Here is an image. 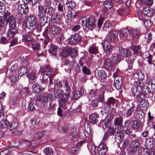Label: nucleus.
<instances>
[{
    "label": "nucleus",
    "mask_w": 155,
    "mask_h": 155,
    "mask_svg": "<svg viewBox=\"0 0 155 155\" xmlns=\"http://www.w3.org/2000/svg\"><path fill=\"white\" fill-rule=\"evenodd\" d=\"M70 88H66L65 93H60L58 95L59 101V107L58 108L57 114L59 116H61L62 109L68 110L71 108V104L67 102L70 96Z\"/></svg>",
    "instance_id": "obj_1"
},
{
    "label": "nucleus",
    "mask_w": 155,
    "mask_h": 155,
    "mask_svg": "<svg viewBox=\"0 0 155 155\" xmlns=\"http://www.w3.org/2000/svg\"><path fill=\"white\" fill-rule=\"evenodd\" d=\"M139 30L137 29L124 28L118 34L117 37H119L120 41L125 40L128 38L130 34L134 39L139 35Z\"/></svg>",
    "instance_id": "obj_2"
},
{
    "label": "nucleus",
    "mask_w": 155,
    "mask_h": 155,
    "mask_svg": "<svg viewBox=\"0 0 155 155\" xmlns=\"http://www.w3.org/2000/svg\"><path fill=\"white\" fill-rule=\"evenodd\" d=\"M40 21V25L41 26H44L47 24L46 27L45 28V31L43 34V35L45 38V40L44 41V43L45 45H46L48 43L49 38L48 35V25L49 21H48V17L46 16H42V17H38Z\"/></svg>",
    "instance_id": "obj_3"
},
{
    "label": "nucleus",
    "mask_w": 155,
    "mask_h": 155,
    "mask_svg": "<svg viewBox=\"0 0 155 155\" xmlns=\"http://www.w3.org/2000/svg\"><path fill=\"white\" fill-rule=\"evenodd\" d=\"M119 52V55L121 56L123 58H125L127 60V57L129 58L130 60H128V68L129 69H131L132 67L134 60L135 57L134 58V59H132L131 56H130L131 51L128 50H126L122 47H120L118 50Z\"/></svg>",
    "instance_id": "obj_4"
},
{
    "label": "nucleus",
    "mask_w": 155,
    "mask_h": 155,
    "mask_svg": "<svg viewBox=\"0 0 155 155\" xmlns=\"http://www.w3.org/2000/svg\"><path fill=\"white\" fill-rule=\"evenodd\" d=\"M79 22L83 27H87L91 30L94 28L95 20L92 17H90L87 19L86 17H84L80 20Z\"/></svg>",
    "instance_id": "obj_5"
},
{
    "label": "nucleus",
    "mask_w": 155,
    "mask_h": 155,
    "mask_svg": "<svg viewBox=\"0 0 155 155\" xmlns=\"http://www.w3.org/2000/svg\"><path fill=\"white\" fill-rule=\"evenodd\" d=\"M134 139H132L130 143V150L131 153L134 154L136 153L140 148L139 143L136 140L140 139V137L136 138V135L135 134L131 135Z\"/></svg>",
    "instance_id": "obj_6"
},
{
    "label": "nucleus",
    "mask_w": 155,
    "mask_h": 155,
    "mask_svg": "<svg viewBox=\"0 0 155 155\" xmlns=\"http://www.w3.org/2000/svg\"><path fill=\"white\" fill-rule=\"evenodd\" d=\"M52 95L50 93L45 94V96H40L36 98L35 102L38 106L44 105L47 103L48 98H52Z\"/></svg>",
    "instance_id": "obj_7"
},
{
    "label": "nucleus",
    "mask_w": 155,
    "mask_h": 155,
    "mask_svg": "<svg viewBox=\"0 0 155 155\" xmlns=\"http://www.w3.org/2000/svg\"><path fill=\"white\" fill-rule=\"evenodd\" d=\"M4 16L5 21L7 23H8L10 28H15L16 25V22L15 17L10 16V13H5Z\"/></svg>",
    "instance_id": "obj_8"
},
{
    "label": "nucleus",
    "mask_w": 155,
    "mask_h": 155,
    "mask_svg": "<svg viewBox=\"0 0 155 155\" xmlns=\"http://www.w3.org/2000/svg\"><path fill=\"white\" fill-rule=\"evenodd\" d=\"M26 25L27 28L31 30H32L35 29L37 25L36 18L33 16L28 17L27 19Z\"/></svg>",
    "instance_id": "obj_9"
},
{
    "label": "nucleus",
    "mask_w": 155,
    "mask_h": 155,
    "mask_svg": "<svg viewBox=\"0 0 155 155\" xmlns=\"http://www.w3.org/2000/svg\"><path fill=\"white\" fill-rule=\"evenodd\" d=\"M143 124L141 122L136 120L133 121L131 128L136 132H140L142 129Z\"/></svg>",
    "instance_id": "obj_10"
},
{
    "label": "nucleus",
    "mask_w": 155,
    "mask_h": 155,
    "mask_svg": "<svg viewBox=\"0 0 155 155\" xmlns=\"http://www.w3.org/2000/svg\"><path fill=\"white\" fill-rule=\"evenodd\" d=\"M107 150L108 147L106 143H100L98 146L97 151L100 155H104Z\"/></svg>",
    "instance_id": "obj_11"
},
{
    "label": "nucleus",
    "mask_w": 155,
    "mask_h": 155,
    "mask_svg": "<svg viewBox=\"0 0 155 155\" xmlns=\"http://www.w3.org/2000/svg\"><path fill=\"white\" fill-rule=\"evenodd\" d=\"M61 28L55 25L50 26L49 28V31L48 34L51 35H57L60 32Z\"/></svg>",
    "instance_id": "obj_12"
},
{
    "label": "nucleus",
    "mask_w": 155,
    "mask_h": 155,
    "mask_svg": "<svg viewBox=\"0 0 155 155\" xmlns=\"http://www.w3.org/2000/svg\"><path fill=\"white\" fill-rule=\"evenodd\" d=\"M113 77L114 78V85L115 87H121L122 86V78L117 75V73H114Z\"/></svg>",
    "instance_id": "obj_13"
},
{
    "label": "nucleus",
    "mask_w": 155,
    "mask_h": 155,
    "mask_svg": "<svg viewBox=\"0 0 155 155\" xmlns=\"http://www.w3.org/2000/svg\"><path fill=\"white\" fill-rule=\"evenodd\" d=\"M112 6V3L111 0H106L104 2L102 7L101 11L105 13L107 12L108 9L110 8Z\"/></svg>",
    "instance_id": "obj_14"
},
{
    "label": "nucleus",
    "mask_w": 155,
    "mask_h": 155,
    "mask_svg": "<svg viewBox=\"0 0 155 155\" xmlns=\"http://www.w3.org/2000/svg\"><path fill=\"white\" fill-rule=\"evenodd\" d=\"M63 15L58 12L54 13L51 16V19L54 23L59 24L61 22V18Z\"/></svg>",
    "instance_id": "obj_15"
},
{
    "label": "nucleus",
    "mask_w": 155,
    "mask_h": 155,
    "mask_svg": "<svg viewBox=\"0 0 155 155\" xmlns=\"http://www.w3.org/2000/svg\"><path fill=\"white\" fill-rule=\"evenodd\" d=\"M102 46L104 52L107 55H109L112 51L110 43L108 41L105 40L102 44Z\"/></svg>",
    "instance_id": "obj_16"
},
{
    "label": "nucleus",
    "mask_w": 155,
    "mask_h": 155,
    "mask_svg": "<svg viewBox=\"0 0 155 155\" xmlns=\"http://www.w3.org/2000/svg\"><path fill=\"white\" fill-rule=\"evenodd\" d=\"M18 5L17 10L21 14L26 13L28 10V5L25 4Z\"/></svg>",
    "instance_id": "obj_17"
},
{
    "label": "nucleus",
    "mask_w": 155,
    "mask_h": 155,
    "mask_svg": "<svg viewBox=\"0 0 155 155\" xmlns=\"http://www.w3.org/2000/svg\"><path fill=\"white\" fill-rule=\"evenodd\" d=\"M81 40V37L78 34H76L72 35L69 38V42L71 44H74L77 43Z\"/></svg>",
    "instance_id": "obj_18"
},
{
    "label": "nucleus",
    "mask_w": 155,
    "mask_h": 155,
    "mask_svg": "<svg viewBox=\"0 0 155 155\" xmlns=\"http://www.w3.org/2000/svg\"><path fill=\"white\" fill-rule=\"evenodd\" d=\"M41 74H44L45 75L51 76V74L52 72V69L50 66L47 65L41 68Z\"/></svg>",
    "instance_id": "obj_19"
},
{
    "label": "nucleus",
    "mask_w": 155,
    "mask_h": 155,
    "mask_svg": "<svg viewBox=\"0 0 155 155\" xmlns=\"http://www.w3.org/2000/svg\"><path fill=\"white\" fill-rule=\"evenodd\" d=\"M81 90H82V89H74V91L72 92V96L71 98L72 100H75L80 97L81 94V92L80 91Z\"/></svg>",
    "instance_id": "obj_20"
},
{
    "label": "nucleus",
    "mask_w": 155,
    "mask_h": 155,
    "mask_svg": "<svg viewBox=\"0 0 155 155\" xmlns=\"http://www.w3.org/2000/svg\"><path fill=\"white\" fill-rule=\"evenodd\" d=\"M124 133L117 132L115 137V140L117 143H121L124 139Z\"/></svg>",
    "instance_id": "obj_21"
},
{
    "label": "nucleus",
    "mask_w": 155,
    "mask_h": 155,
    "mask_svg": "<svg viewBox=\"0 0 155 155\" xmlns=\"http://www.w3.org/2000/svg\"><path fill=\"white\" fill-rule=\"evenodd\" d=\"M149 88H132L131 90V92L133 96H135L136 94H138L140 93L141 91V89L144 90L145 92L146 90H148Z\"/></svg>",
    "instance_id": "obj_22"
},
{
    "label": "nucleus",
    "mask_w": 155,
    "mask_h": 155,
    "mask_svg": "<svg viewBox=\"0 0 155 155\" xmlns=\"http://www.w3.org/2000/svg\"><path fill=\"white\" fill-rule=\"evenodd\" d=\"M70 48L65 47L60 52V56L64 58H66L69 55L70 51Z\"/></svg>",
    "instance_id": "obj_23"
},
{
    "label": "nucleus",
    "mask_w": 155,
    "mask_h": 155,
    "mask_svg": "<svg viewBox=\"0 0 155 155\" xmlns=\"http://www.w3.org/2000/svg\"><path fill=\"white\" fill-rule=\"evenodd\" d=\"M145 144L148 148H153L154 144V142L153 139L149 138L146 139Z\"/></svg>",
    "instance_id": "obj_24"
},
{
    "label": "nucleus",
    "mask_w": 155,
    "mask_h": 155,
    "mask_svg": "<svg viewBox=\"0 0 155 155\" xmlns=\"http://www.w3.org/2000/svg\"><path fill=\"white\" fill-rule=\"evenodd\" d=\"M47 14L52 16L54 13V8L51 6L45 7V8L43 9Z\"/></svg>",
    "instance_id": "obj_25"
},
{
    "label": "nucleus",
    "mask_w": 155,
    "mask_h": 155,
    "mask_svg": "<svg viewBox=\"0 0 155 155\" xmlns=\"http://www.w3.org/2000/svg\"><path fill=\"white\" fill-rule=\"evenodd\" d=\"M9 125V123L8 121L3 118L0 121V127L2 128H7L8 129Z\"/></svg>",
    "instance_id": "obj_26"
},
{
    "label": "nucleus",
    "mask_w": 155,
    "mask_h": 155,
    "mask_svg": "<svg viewBox=\"0 0 155 155\" xmlns=\"http://www.w3.org/2000/svg\"><path fill=\"white\" fill-rule=\"evenodd\" d=\"M49 53L52 55L55 56L57 51V48L56 46L51 45L48 49Z\"/></svg>",
    "instance_id": "obj_27"
},
{
    "label": "nucleus",
    "mask_w": 155,
    "mask_h": 155,
    "mask_svg": "<svg viewBox=\"0 0 155 155\" xmlns=\"http://www.w3.org/2000/svg\"><path fill=\"white\" fill-rule=\"evenodd\" d=\"M96 76L99 79H103L106 77L107 74L104 71L101 70L98 72Z\"/></svg>",
    "instance_id": "obj_28"
},
{
    "label": "nucleus",
    "mask_w": 155,
    "mask_h": 155,
    "mask_svg": "<svg viewBox=\"0 0 155 155\" xmlns=\"http://www.w3.org/2000/svg\"><path fill=\"white\" fill-rule=\"evenodd\" d=\"M123 121V117L120 116L116 117L114 120V124L115 126L122 124Z\"/></svg>",
    "instance_id": "obj_29"
},
{
    "label": "nucleus",
    "mask_w": 155,
    "mask_h": 155,
    "mask_svg": "<svg viewBox=\"0 0 155 155\" xmlns=\"http://www.w3.org/2000/svg\"><path fill=\"white\" fill-rule=\"evenodd\" d=\"M33 38L31 35L29 34H26L23 36L22 40L24 42L31 41L33 40Z\"/></svg>",
    "instance_id": "obj_30"
},
{
    "label": "nucleus",
    "mask_w": 155,
    "mask_h": 155,
    "mask_svg": "<svg viewBox=\"0 0 155 155\" xmlns=\"http://www.w3.org/2000/svg\"><path fill=\"white\" fill-rule=\"evenodd\" d=\"M140 106L143 110H146L148 106V101L146 100L142 101L140 103Z\"/></svg>",
    "instance_id": "obj_31"
},
{
    "label": "nucleus",
    "mask_w": 155,
    "mask_h": 155,
    "mask_svg": "<svg viewBox=\"0 0 155 155\" xmlns=\"http://www.w3.org/2000/svg\"><path fill=\"white\" fill-rule=\"evenodd\" d=\"M97 90L95 88L91 89L89 90V93L88 94V97L89 98H91L94 97L96 94L97 93Z\"/></svg>",
    "instance_id": "obj_32"
},
{
    "label": "nucleus",
    "mask_w": 155,
    "mask_h": 155,
    "mask_svg": "<svg viewBox=\"0 0 155 155\" xmlns=\"http://www.w3.org/2000/svg\"><path fill=\"white\" fill-rule=\"evenodd\" d=\"M16 30L15 28H10L7 33V36L10 38L14 37L15 35V32Z\"/></svg>",
    "instance_id": "obj_33"
},
{
    "label": "nucleus",
    "mask_w": 155,
    "mask_h": 155,
    "mask_svg": "<svg viewBox=\"0 0 155 155\" xmlns=\"http://www.w3.org/2000/svg\"><path fill=\"white\" fill-rule=\"evenodd\" d=\"M18 123L17 121H14L12 123H9V126L8 127V130H13L16 128L18 125Z\"/></svg>",
    "instance_id": "obj_34"
},
{
    "label": "nucleus",
    "mask_w": 155,
    "mask_h": 155,
    "mask_svg": "<svg viewBox=\"0 0 155 155\" xmlns=\"http://www.w3.org/2000/svg\"><path fill=\"white\" fill-rule=\"evenodd\" d=\"M84 142V141H80L78 143H77V147H73L71 148V150L72 152L74 153H78V151L79 150L78 147L83 144Z\"/></svg>",
    "instance_id": "obj_35"
},
{
    "label": "nucleus",
    "mask_w": 155,
    "mask_h": 155,
    "mask_svg": "<svg viewBox=\"0 0 155 155\" xmlns=\"http://www.w3.org/2000/svg\"><path fill=\"white\" fill-rule=\"evenodd\" d=\"M113 66V63L110 59H107L105 62V67L108 70L111 69Z\"/></svg>",
    "instance_id": "obj_36"
},
{
    "label": "nucleus",
    "mask_w": 155,
    "mask_h": 155,
    "mask_svg": "<svg viewBox=\"0 0 155 155\" xmlns=\"http://www.w3.org/2000/svg\"><path fill=\"white\" fill-rule=\"evenodd\" d=\"M69 54L71 57L72 58H75L78 54V51L76 49L70 48Z\"/></svg>",
    "instance_id": "obj_37"
},
{
    "label": "nucleus",
    "mask_w": 155,
    "mask_h": 155,
    "mask_svg": "<svg viewBox=\"0 0 155 155\" xmlns=\"http://www.w3.org/2000/svg\"><path fill=\"white\" fill-rule=\"evenodd\" d=\"M134 77L135 78H137L139 80H143L144 77L143 74L141 72H139L134 74Z\"/></svg>",
    "instance_id": "obj_38"
},
{
    "label": "nucleus",
    "mask_w": 155,
    "mask_h": 155,
    "mask_svg": "<svg viewBox=\"0 0 155 155\" xmlns=\"http://www.w3.org/2000/svg\"><path fill=\"white\" fill-rule=\"evenodd\" d=\"M25 3L28 4L31 7L33 6L37 2V0H23Z\"/></svg>",
    "instance_id": "obj_39"
},
{
    "label": "nucleus",
    "mask_w": 155,
    "mask_h": 155,
    "mask_svg": "<svg viewBox=\"0 0 155 155\" xmlns=\"http://www.w3.org/2000/svg\"><path fill=\"white\" fill-rule=\"evenodd\" d=\"M64 65L66 66V68L68 69H70L74 67L73 63L68 60H67L65 62Z\"/></svg>",
    "instance_id": "obj_40"
},
{
    "label": "nucleus",
    "mask_w": 155,
    "mask_h": 155,
    "mask_svg": "<svg viewBox=\"0 0 155 155\" xmlns=\"http://www.w3.org/2000/svg\"><path fill=\"white\" fill-rule=\"evenodd\" d=\"M58 9L61 15H64L65 13L64 9L63 7V5L61 3H59L58 5Z\"/></svg>",
    "instance_id": "obj_41"
},
{
    "label": "nucleus",
    "mask_w": 155,
    "mask_h": 155,
    "mask_svg": "<svg viewBox=\"0 0 155 155\" xmlns=\"http://www.w3.org/2000/svg\"><path fill=\"white\" fill-rule=\"evenodd\" d=\"M111 59L113 62L116 63H119L120 61V58L119 56L117 54L113 55L111 57Z\"/></svg>",
    "instance_id": "obj_42"
},
{
    "label": "nucleus",
    "mask_w": 155,
    "mask_h": 155,
    "mask_svg": "<svg viewBox=\"0 0 155 155\" xmlns=\"http://www.w3.org/2000/svg\"><path fill=\"white\" fill-rule=\"evenodd\" d=\"M134 53L135 55H140V45H137L134 46L133 48Z\"/></svg>",
    "instance_id": "obj_43"
},
{
    "label": "nucleus",
    "mask_w": 155,
    "mask_h": 155,
    "mask_svg": "<svg viewBox=\"0 0 155 155\" xmlns=\"http://www.w3.org/2000/svg\"><path fill=\"white\" fill-rule=\"evenodd\" d=\"M67 7L70 9H72L75 6L74 2L71 0H68L66 2Z\"/></svg>",
    "instance_id": "obj_44"
},
{
    "label": "nucleus",
    "mask_w": 155,
    "mask_h": 155,
    "mask_svg": "<svg viewBox=\"0 0 155 155\" xmlns=\"http://www.w3.org/2000/svg\"><path fill=\"white\" fill-rule=\"evenodd\" d=\"M145 59L147 61L149 64H151L152 56L148 52H146L145 54Z\"/></svg>",
    "instance_id": "obj_45"
},
{
    "label": "nucleus",
    "mask_w": 155,
    "mask_h": 155,
    "mask_svg": "<svg viewBox=\"0 0 155 155\" xmlns=\"http://www.w3.org/2000/svg\"><path fill=\"white\" fill-rule=\"evenodd\" d=\"M41 74L43 77L41 79V82L43 84H47L49 78H50L51 76L45 75V74Z\"/></svg>",
    "instance_id": "obj_46"
},
{
    "label": "nucleus",
    "mask_w": 155,
    "mask_h": 155,
    "mask_svg": "<svg viewBox=\"0 0 155 155\" xmlns=\"http://www.w3.org/2000/svg\"><path fill=\"white\" fill-rule=\"evenodd\" d=\"M27 72V70L26 68L24 67H22L19 70L18 73L20 76H22L26 74Z\"/></svg>",
    "instance_id": "obj_47"
},
{
    "label": "nucleus",
    "mask_w": 155,
    "mask_h": 155,
    "mask_svg": "<svg viewBox=\"0 0 155 155\" xmlns=\"http://www.w3.org/2000/svg\"><path fill=\"white\" fill-rule=\"evenodd\" d=\"M18 101L17 97L14 96L12 97L9 102V104L11 105H15L17 104Z\"/></svg>",
    "instance_id": "obj_48"
},
{
    "label": "nucleus",
    "mask_w": 155,
    "mask_h": 155,
    "mask_svg": "<svg viewBox=\"0 0 155 155\" xmlns=\"http://www.w3.org/2000/svg\"><path fill=\"white\" fill-rule=\"evenodd\" d=\"M117 132L124 133V127L122 124L115 126Z\"/></svg>",
    "instance_id": "obj_49"
},
{
    "label": "nucleus",
    "mask_w": 155,
    "mask_h": 155,
    "mask_svg": "<svg viewBox=\"0 0 155 155\" xmlns=\"http://www.w3.org/2000/svg\"><path fill=\"white\" fill-rule=\"evenodd\" d=\"M13 153L15 155H31V154L33 153L32 151H26L23 153H20L15 151Z\"/></svg>",
    "instance_id": "obj_50"
},
{
    "label": "nucleus",
    "mask_w": 155,
    "mask_h": 155,
    "mask_svg": "<svg viewBox=\"0 0 155 155\" xmlns=\"http://www.w3.org/2000/svg\"><path fill=\"white\" fill-rule=\"evenodd\" d=\"M44 152L46 155H51L53 153V151L51 148L47 147L44 150Z\"/></svg>",
    "instance_id": "obj_51"
},
{
    "label": "nucleus",
    "mask_w": 155,
    "mask_h": 155,
    "mask_svg": "<svg viewBox=\"0 0 155 155\" xmlns=\"http://www.w3.org/2000/svg\"><path fill=\"white\" fill-rule=\"evenodd\" d=\"M133 107H130L127 109L126 112V115L127 117H129L131 116L133 112Z\"/></svg>",
    "instance_id": "obj_52"
},
{
    "label": "nucleus",
    "mask_w": 155,
    "mask_h": 155,
    "mask_svg": "<svg viewBox=\"0 0 155 155\" xmlns=\"http://www.w3.org/2000/svg\"><path fill=\"white\" fill-rule=\"evenodd\" d=\"M131 121L129 119H127L124 123V128L131 127Z\"/></svg>",
    "instance_id": "obj_53"
},
{
    "label": "nucleus",
    "mask_w": 155,
    "mask_h": 155,
    "mask_svg": "<svg viewBox=\"0 0 155 155\" xmlns=\"http://www.w3.org/2000/svg\"><path fill=\"white\" fill-rule=\"evenodd\" d=\"M27 77L29 80H34L36 78L34 73L31 72H29L27 74Z\"/></svg>",
    "instance_id": "obj_54"
},
{
    "label": "nucleus",
    "mask_w": 155,
    "mask_h": 155,
    "mask_svg": "<svg viewBox=\"0 0 155 155\" xmlns=\"http://www.w3.org/2000/svg\"><path fill=\"white\" fill-rule=\"evenodd\" d=\"M110 121V118H107L104 120V122L105 127L106 128H108L110 127L111 124Z\"/></svg>",
    "instance_id": "obj_55"
},
{
    "label": "nucleus",
    "mask_w": 155,
    "mask_h": 155,
    "mask_svg": "<svg viewBox=\"0 0 155 155\" xmlns=\"http://www.w3.org/2000/svg\"><path fill=\"white\" fill-rule=\"evenodd\" d=\"M39 8V13L38 14V17H42V16H45V12L44 11V10L43 9L44 8H45V7H42L41 9L39 8V7L38 6Z\"/></svg>",
    "instance_id": "obj_56"
},
{
    "label": "nucleus",
    "mask_w": 155,
    "mask_h": 155,
    "mask_svg": "<svg viewBox=\"0 0 155 155\" xmlns=\"http://www.w3.org/2000/svg\"><path fill=\"white\" fill-rule=\"evenodd\" d=\"M144 24L146 28L148 29L152 25V23L149 20H146L144 22Z\"/></svg>",
    "instance_id": "obj_57"
},
{
    "label": "nucleus",
    "mask_w": 155,
    "mask_h": 155,
    "mask_svg": "<svg viewBox=\"0 0 155 155\" xmlns=\"http://www.w3.org/2000/svg\"><path fill=\"white\" fill-rule=\"evenodd\" d=\"M82 71L84 73L87 74L89 75L91 73L90 70L87 68L86 66H84L82 68Z\"/></svg>",
    "instance_id": "obj_58"
},
{
    "label": "nucleus",
    "mask_w": 155,
    "mask_h": 155,
    "mask_svg": "<svg viewBox=\"0 0 155 155\" xmlns=\"http://www.w3.org/2000/svg\"><path fill=\"white\" fill-rule=\"evenodd\" d=\"M115 103V100L113 97H109L107 101V105H110L111 104H114Z\"/></svg>",
    "instance_id": "obj_59"
},
{
    "label": "nucleus",
    "mask_w": 155,
    "mask_h": 155,
    "mask_svg": "<svg viewBox=\"0 0 155 155\" xmlns=\"http://www.w3.org/2000/svg\"><path fill=\"white\" fill-rule=\"evenodd\" d=\"M107 37H108V39L110 41H112L114 40V38L115 37V35L113 33L110 31Z\"/></svg>",
    "instance_id": "obj_60"
},
{
    "label": "nucleus",
    "mask_w": 155,
    "mask_h": 155,
    "mask_svg": "<svg viewBox=\"0 0 155 155\" xmlns=\"http://www.w3.org/2000/svg\"><path fill=\"white\" fill-rule=\"evenodd\" d=\"M43 90V88H32V91L36 94H39Z\"/></svg>",
    "instance_id": "obj_61"
},
{
    "label": "nucleus",
    "mask_w": 155,
    "mask_h": 155,
    "mask_svg": "<svg viewBox=\"0 0 155 155\" xmlns=\"http://www.w3.org/2000/svg\"><path fill=\"white\" fill-rule=\"evenodd\" d=\"M89 120L92 123L95 124L97 123V119L96 117L92 115H90L89 116Z\"/></svg>",
    "instance_id": "obj_62"
},
{
    "label": "nucleus",
    "mask_w": 155,
    "mask_h": 155,
    "mask_svg": "<svg viewBox=\"0 0 155 155\" xmlns=\"http://www.w3.org/2000/svg\"><path fill=\"white\" fill-rule=\"evenodd\" d=\"M91 54H95L97 52V48L94 47H91L88 50Z\"/></svg>",
    "instance_id": "obj_63"
},
{
    "label": "nucleus",
    "mask_w": 155,
    "mask_h": 155,
    "mask_svg": "<svg viewBox=\"0 0 155 155\" xmlns=\"http://www.w3.org/2000/svg\"><path fill=\"white\" fill-rule=\"evenodd\" d=\"M104 19V18L103 17H100L98 19L97 21V26L99 28L101 27Z\"/></svg>",
    "instance_id": "obj_64"
}]
</instances>
